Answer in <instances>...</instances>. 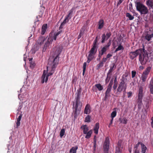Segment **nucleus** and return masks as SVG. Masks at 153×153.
<instances>
[{
	"label": "nucleus",
	"instance_id": "nucleus-1",
	"mask_svg": "<svg viewBox=\"0 0 153 153\" xmlns=\"http://www.w3.org/2000/svg\"><path fill=\"white\" fill-rule=\"evenodd\" d=\"M81 93V92L80 90H78L76 94V96L75 98V105H74V102L73 104V107L75 109L74 111V117L79 114V112L82 106V103L80 101Z\"/></svg>",
	"mask_w": 153,
	"mask_h": 153
},
{
	"label": "nucleus",
	"instance_id": "nucleus-2",
	"mask_svg": "<svg viewBox=\"0 0 153 153\" xmlns=\"http://www.w3.org/2000/svg\"><path fill=\"white\" fill-rule=\"evenodd\" d=\"M139 56V59L140 63L142 65H145L147 62L149 57L146 51L143 47V48L141 49L140 53Z\"/></svg>",
	"mask_w": 153,
	"mask_h": 153
},
{
	"label": "nucleus",
	"instance_id": "nucleus-3",
	"mask_svg": "<svg viewBox=\"0 0 153 153\" xmlns=\"http://www.w3.org/2000/svg\"><path fill=\"white\" fill-rule=\"evenodd\" d=\"M127 79L126 77H123L121 79V81L117 89V92L121 93L123 91L124 94H125L126 90L127 87V84L126 83Z\"/></svg>",
	"mask_w": 153,
	"mask_h": 153
},
{
	"label": "nucleus",
	"instance_id": "nucleus-4",
	"mask_svg": "<svg viewBox=\"0 0 153 153\" xmlns=\"http://www.w3.org/2000/svg\"><path fill=\"white\" fill-rule=\"evenodd\" d=\"M136 8L137 10L140 12L141 14H145L149 12L148 8L140 2L137 3Z\"/></svg>",
	"mask_w": 153,
	"mask_h": 153
},
{
	"label": "nucleus",
	"instance_id": "nucleus-5",
	"mask_svg": "<svg viewBox=\"0 0 153 153\" xmlns=\"http://www.w3.org/2000/svg\"><path fill=\"white\" fill-rule=\"evenodd\" d=\"M62 32V30L59 31L56 33L55 34L54 36L53 37H51L49 38L48 39L47 41L45 42V44L43 50H46L47 47L49 46L50 44L52 42L53 39L55 40L56 39L57 36L60 34Z\"/></svg>",
	"mask_w": 153,
	"mask_h": 153
},
{
	"label": "nucleus",
	"instance_id": "nucleus-6",
	"mask_svg": "<svg viewBox=\"0 0 153 153\" xmlns=\"http://www.w3.org/2000/svg\"><path fill=\"white\" fill-rule=\"evenodd\" d=\"M62 49V47L61 46H57L53 48L52 51V57L55 56H59L60 54Z\"/></svg>",
	"mask_w": 153,
	"mask_h": 153
},
{
	"label": "nucleus",
	"instance_id": "nucleus-7",
	"mask_svg": "<svg viewBox=\"0 0 153 153\" xmlns=\"http://www.w3.org/2000/svg\"><path fill=\"white\" fill-rule=\"evenodd\" d=\"M111 40H109L107 44L104 46L102 49L101 51H100L99 54V56L101 57L104 53L107 51V50L109 48V47L111 45Z\"/></svg>",
	"mask_w": 153,
	"mask_h": 153
},
{
	"label": "nucleus",
	"instance_id": "nucleus-8",
	"mask_svg": "<svg viewBox=\"0 0 153 153\" xmlns=\"http://www.w3.org/2000/svg\"><path fill=\"white\" fill-rule=\"evenodd\" d=\"M73 12V9L72 8L69 11L68 14L67 15L66 17L64 20L61 23L60 26V28H62L63 26L66 23L68 22L69 20L71 18V17L70 16L72 14Z\"/></svg>",
	"mask_w": 153,
	"mask_h": 153
},
{
	"label": "nucleus",
	"instance_id": "nucleus-9",
	"mask_svg": "<svg viewBox=\"0 0 153 153\" xmlns=\"http://www.w3.org/2000/svg\"><path fill=\"white\" fill-rule=\"evenodd\" d=\"M109 139L107 137L105 139L103 144V149L104 153H108L109 148Z\"/></svg>",
	"mask_w": 153,
	"mask_h": 153
},
{
	"label": "nucleus",
	"instance_id": "nucleus-10",
	"mask_svg": "<svg viewBox=\"0 0 153 153\" xmlns=\"http://www.w3.org/2000/svg\"><path fill=\"white\" fill-rule=\"evenodd\" d=\"M98 48L94 46H92L91 50L89 52V54L88 57L89 58L93 59L94 57V55L97 53Z\"/></svg>",
	"mask_w": 153,
	"mask_h": 153
},
{
	"label": "nucleus",
	"instance_id": "nucleus-11",
	"mask_svg": "<svg viewBox=\"0 0 153 153\" xmlns=\"http://www.w3.org/2000/svg\"><path fill=\"white\" fill-rule=\"evenodd\" d=\"M151 68L150 67H148L146 68L142 75L141 77V80L146 81L147 76L151 71Z\"/></svg>",
	"mask_w": 153,
	"mask_h": 153
},
{
	"label": "nucleus",
	"instance_id": "nucleus-12",
	"mask_svg": "<svg viewBox=\"0 0 153 153\" xmlns=\"http://www.w3.org/2000/svg\"><path fill=\"white\" fill-rule=\"evenodd\" d=\"M141 49V48H140L139 49L137 50L134 51L130 52L129 54L130 59L131 60H133L136 58L138 55H139L140 53Z\"/></svg>",
	"mask_w": 153,
	"mask_h": 153
},
{
	"label": "nucleus",
	"instance_id": "nucleus-13",
	"mask_svg": "<svg viewBox=\"0 0 153 153\" xmlns=\"http://www.w3.org/2000/svg\"><path fill=\"white\" fill-rule=\"evenodd\" d=\"M53 59L52 62L51 68L52 71H54L56 67L59 60V56H55L54 57H53Z\"/></svg>",
	"mask_w": 153,
	"mask_h": 153
},
{
	"label": "nucleus",
	"instance_id": "nucleus-14",
	"mask_svg": "<svg viewBox=\"0 0 153 153\" xmlns=\"http://www.w3.org/2000/svg\"><path fill=\"white\" fill-rule=\"evenodd\" d=\"M145 35V38L148 41H150L153 37V33L150 30L146 33Z\"/></svg>",
	"mask_w": 153,
	"mask_h": 153
},
{
	"label": "nucleus",
	"instance_id": "nucleus-15",
	"mask_svg": "<svg viewBox=\"0 0 153 153\" xmlns=\"http://www.w3.org/2000/svg\"><path fill=\"white\" fill-rule=\"evenodd\" d=\"M111 32H107L106 34H103L102 36L101 42L103 43L105 42V40H107L111 36Z\"/></svg>",
	"mask_w": 153,
	"mask_h": 153
},
{
	"label": "nucleus",
	"instance_id": "nucleus-16",
	"mask_svg": "<svg viewBox=\"0 0 153 153\" xmlns=\"http://www.w3.org/2000/svg\"><path fill=\"white\" fill-rule=\"evenodd\" d=\"M91 108L89 104H87L85 108L84 113L87 114H89L91 112Z\"/></svg>",
	"mask_w": 153,
	"mask_h": 153
},
{
	"label": "nucleus",
	"instance_id": "nucleus-17",
	"mask_svg": "<svg viewBox=\"0 0 153 153\" xmlns=\"http://www.w3.org/2000/svg\"><path fill=\"white\" fill-rule=\"evenodd\" d=\"M143 96V88L142 86H140L139 90L138 99H142Z\"/></svg>",
	"mask_w": 153,
	"mask_h": 153
},
{
	"label": "nucleus",
	"instance_id": "nucleus-18",
	"mask_svg": "<svg viewBox=\"0 0 153 153\" xmlns=\"http://www.w3.org/2000/svg\"><path fill=\"white\" fill-rule=\"evenodd\" d=\"M45 39L43 37H40L38 39L37 42V43L39 45H42L43 44Z\"/></svg>",
	"mask_w": 153,
	"mask_h": 153
},
{
	"label": "nucleus",
	"instance_id": "nucleus-19",
	"mask_svg": "<svg viewBox=\"0 0 153 153\" xmlns=\"http://www.w3.org/2000/svg\"><path fill=\"white\" fill-rule=\"evenodd\" d=\"M111 91V90L107 89L105 93V97H104L105 100H106L107 98L110 96V93Z\"/></svg>",
	"mask_w": 153,
	"mask_h": 153
},
{
	"label": "nucleus",
	"instance_id": "nucleus-20",
	"mask_svg": "<svg viewBox=\"0 0 153 153\" xmlns=\"http://www.w3.org/2000/svg\"><path fill=\"white\" fill-rule=\"evenodd\" d=\"M149 87L150 89L151 93L153 94V76L151 80L149 85Z\"/></svg>",
	"mask_w": 153,
	"mask_h": 153
},
{
	"label": "nucleus",
	"instance_id": "nucleus-21",
	"mask_svg": "<svg viewBox=\"0 0 153 153\" xmlns=\"http://www.w3.org/2000/svg\"><path fill=\"white\" fill-rule=\"evenodd\" d=\"M100 39V37L98 36H97L93 42L92 46L97 47L98 48V44L97 43V41Z\"/></svg>",
	"mask_w": 153,
	"mask_h": 153
},
{
	"label": "nucleus",
	"instance_id": "nucleus-22",
	"mask_svg": "<svg viewBox=\"0 0 153 153\" xmlns=\"http://www.w3.org/2000/svg\"><path fill=\"white\" fill-rule=\"evenodd\" d=\"M142 99H137V104H138V108L139 110L141 109L142 108L143 103H142Z\"/></svg>",
	"mask_w": 153,
	"mask_h": 153
},
{
	"label": "nucleus",
	"instance_id": "nucleus-23",
	"mask_svg": "<svg viewBox=\"0 0 153 153\" xmlns=\"http://www.w3.org/2000/svg\"><path fill=\"white\" fill-rule=\"evenodd\" d=\"M99 128V124L98 123H96L94 128V131L95 133L97 134L98 133V129Z\"/></svg>",
	"mask_w": 153,
	"mask_h": 153
},
{
	"label": "nucleus",
	"instance_id": "nucleus-24",
	"mask_svg": "<svg viewBox=\"0 0 153 153\" xmlns=\"http://www.w3.org/2000/svg\"><path fill=\"white\" fill-rule=\"evenodd\" d=\"M47 24H44L43 25L42 28V32L41 34L42 35H43L45 33L46 30L47 29Z\"/></svg>",
	"mask_w": 153,
	"mask_h": 153
},
{
	"label": "nucleus",
	"instance_id": "nucleus-25",
	"mask_svg": "<svg viewBox=\"0 0 153 153\" xmlns=\"http://www.w3.org/2000/svg\"><path fill=\"white\" fill-rule=\"evenodd\" d=\"M81 128H83V133L84 134H86L87 132H88V127L86 125H84L83 126H82L81 127Z\"/></svg>",
	"mask_w": 153,
	"mask_h": 153
},
{
	"label": "nucleus",
	"instance_id": "nucleus-26",
	"mask_svg": "<svg viewBox=\"0 0 153 153\" xmlns=\"http://www.w3.org/2000/svg\"><path fill=\"white\" fill-rule=\"evenodd\" d=\"M78 149V147L76 146L73 147L70 150L69 152L72 153H76V150Z\"/></svg>",
	"mask_w": 153,
	"mask_h": 153
},
{
	"label": "nucleus",
	"instance_id": "nucleus-27",
	"mask_svg": "<svg viewBox=\"0 0 153 153\" xmlns=\"http://www.w3.org/2000/svg\"><path fill=\"white\" fill-rule=\"evenodd\" d=\"M104 21L103 20H100L99 22V26L98 28L99 29H101L102 28L104 25Z\"/></svg>",
	"mask_w": 153,
	"mask_h": 153
},
{
	"label": "nucleus",
	"instance_id": "nucleus-28",
	"mask_svg": "<svg viewBox=\"0 0 153 153\" xmlns=\"http://www.w3.org/2000/svg\"><path fill=\"white\" fill-rule=\"evenodd\" d=\"M95 87L97 88L98 90L99 91H102L103 87L100 84H95Z\"/></svg>",
	"mask_w": 153,
	"mask_h": 153
},
{
	"label": "nucleus",
	"instance_id": "nucleus-29",
	"mask_svg": "<svg viewBox=\"0 0 153 153\" xmlns=\"http://www.w3.org/2000/svg\"><path fill=\"white\" fill-rule=\"evenodd\" d=\"M22 117V115L21 114L19 117L17 118V122L16 123V126L17 127H18L20 125V121L21 120V118Z\"/></svg>",
	"mask_w": 153,
	"mask_h": 153
},
{
	"label": "nucleus",
	"instance_id": "nucleus-30",
	"mask_svg": "<svg viewBox=\"0 0 153 153\" xmlns=\"http://www.w3.org/2000/svg\"><path fill=\"white\" fill-rule=\"evenodd\" d=\"M46 71L45 70L43 71L42 75L41 77V82L42 83H44L45 82V79L46 76Z\"/></svg>",
	"mask_w": 153,
	"mask_h": 153
},
{
	"label": "nucleus",
	"instance_id": "nucleus-31",
	"mask_svg": "<svg viewBox=\"0 0 153 153\" xmlns=\"http://www.w3.org/2000/svg\"><path fill=\"white\" fill-rule=\"evenodd\" d=\"M147 5L150 6L151 7L153 6V0H148L146 2Z\"/></svg>",
	"mask_w": 153,
	"mask_h": 153
},
{
	"label": "nucleus",
	"instance_id": "nucleus-32",
	"mask_svg": "<svg viewBox=\"0 0 153 153\" xmlns=\"http://www.w3.org/2000/svg\"><path fill=\"white\" fill-rule=\"evenodd\" d=\"M142 152L143 153H145L147 149L146 146L143 143L141 144Z\"/></svg>",
	"mask_w": 153,
	"mask_h": 153
},
{
	"label": "nucleus",
	"instance_id": "nucleus-33",
	"mask_svg": "<svg viewBox=\"0 0 153 153\" xmlns=\"http://www.w3.org/2000/svg\"><path fill=\"white\" fill-rule=\"evenodd\" d=\"M123 49L124 48L120 44L118 47L116 49L114 52V53H116L118 51L122 50H123Z\"/></svg>",
	"mask_w": 153,
	"mask_h": 153
},
{
	"label": "nucleus",
	"instance_id": "nucleus-34",
	"mask_svg": "<svg viewBox=\"0 0 153 153\" xmlns=\"http://www.w3.org/2000/svg\"><path fill=\"white\" fill-rule=\"evenodd\" d=\"M141 144H142L141 142H138V143L136 145L134 148V152H135V150H136L137 151H138V152L139 153V151L137 149L138 147L139 146V145L140 144L141 145Z\"/></svg>",
	"mask_w": 153,
	"mask_h": 153
},
{
	"label": "nucleus",
	"instance_id": "nucleus-35",
	"mask_svg": "<svg viewBox=\"0 0 153 153\" xmlns=\"http://www.w3.org/2000/svg\"><path fill=\"white\" fill-rule=\"evenodd\" d=\"M92 133V130L89 131L87 133L86 135L85 136V137L86 138H89L91 135V134Z\"/></svg>",
	"mask_w": 153,
	"mask_h": 153
},
{
	"label": "nucleus",
	"instance_id": "nucleus-36",
	"mask_svg": "<svg viewBox=\"0 0 153 153\" xmlns=\"http://www.w3.org/2000/svg\"><path fill=\"white\" fill-rule=\"evenodd\" d=\"M113 79H112L111 80L108 86L107 87V89H109L111 90L112 88V85L113 84Z\"/></svg>",
	"mask_w": 153,
	"mask_h": 153
},
{
	"label": "nucleus",
	"instance_id": "nucleus-37",
	"mask_svg": "<svg viewBox=\"0 0 153 153\" xmlns=\"http://www.w3.org/2000/svg\"><path fill=\"white\" fill-rule=\"evenodd\" d=\"M126 16L129 18V20H132L134 19L133 16H132L129 13H126Z\"/></svg>",
	"mask_w": 153,
	"mask_h": 153
},
{
	"label": "nucleus",
	"instance_id": "nucleus-38",
	"mask_svg": "<svg viewBox=\"0 0 153 153\" xmlns=\"http://www.w3.org/2000/svg\"><path fill=\"white\" fill-rule=\"evenodd\" d=\"M54 71H52V69H51V72H50V73H49L47 75L46 77L45 80V82H47V81L48 80V76H49L53 74V73Z\"/></svg>",
	"mask_w": 153,
	"mask_h": 153
},
{
	"label": "nucleus",
	"instance_id": "nucleus-39",
	"mask_svg": "<svg viewBox=\"0 0 153 153\" xmlns=\"http://www.w3.org/2000/svg\"><path fill=\"white\" fill-rule=\"evenodd\" d=\"M91 116L88 115L85 118V122H90Z\"/></svg>",
	"mask_w": 153,
	"mask_h": 153
},
{
	"label": "nucleus",
	"instance_id": "nucleus-40",
	"mask_svg": "<svg viewBox=\"0 0 153 153\" xmlns=\"http://www.w3.org/2000/svg\"><path fill=\"white\" fill-rule=\"evenodd\" d=\"M119 120L121 123L126 124L127 123V120L126 118H123V119L120 118Z\"/></svg>",
	"mask_w": 153,
	"mask_h": 153
},
{
	"label": "nucleus",
	"instance_id": "nucleus-41",
	"mask_svg": "<svg viewBox=\"0 0 153 153\" xmlns=\"http://www.w3.org/2000/svg\"><path fill=\"white\" fill-rule=\"evenodd\" d=\"M32 58H30L29 59L30 62V66L31 67L33 68L35 65V63L32 62Z\"/></svg>",
	"mask_w": 153,
	"mask_h": 153
},
{
	"label": "nucleus",
	"instance_id": "nucleus-42",
	"mask_svg": "<svg viewBox=\"0 0 153 153\" xmlns=\"http://www.w3.org/2000/svg\"><path fill=\"white\" fill-rule=\"evenodd\" d=\"M103 62H100L99 64L97 66V69H99L100 68L102 67L103 66Z\"/></svg>",
	"mask_w": 153,
	"mask_h": 153
},
{
	"label": "nucleus",
	"instance_id": "nucleus-43",
	"mask_svg": "<svg viewBox=\"0 0 153 153\" xmlns=\"http://www.w3.org/2000/svg\"><path fill=\"white\" fill-rule=\"evenodd\" d=\"M86 65V62H85L83 64V67H82L83 75H84L85 71Z\"/></svg>",
	"mask_w": 153,
	"mask_h": 153
},
{
	"label": "nucleus",
	"instance_id": "nucleus-44",
	"mask_svg": "<svg viewBox=\"0 0 153 153\" xmlns=\"http://www.w3.org/2000/svg\"><path fill=\"white\" fill-rule=\"evenodd\" d=\"M117 112L116 111H113L111 114V119L115 117L116 115Z\"/></svg>",
	"mask_w": 153,
	"mask_h": 153
},
{
	"label": "nucleus",
	"instance_id": "nucleus-45",
	"mask_svg": "<svg viewBox=\"0 0 153 153\" xmlns=\"http://www.w3.org/2000/svg\"><path fill=\"white\" fill-rule=\"evenodd\" d=\"M110 78H111L110 76H109V75H108V74H107V78L105 80L106 83H108L109 82Z\"/></svg>",
	"mask_w": 153,
	"mask_h": 153
},
{
	"label": "nucleus",
	"instance_id": "nucleus-46",
	"mask_svg": "<svg viewBox=\"0 0 153 153\" xmlns=\"http://www.w3.org/2000/svg\"><path fill=\"white\" fill-rule=\"evenodd\" d=\"M65 132V129H62L60 132V135L61 137H62L64 135Z\"/></svg>",
	"mask_w": 153,
	"mask_h": 153
},
{
	"label": "nucleus",
	"instance_id": "nucleus-47",
	"mask_svg": "<svg viewBox=\"0 0 153 153\" xmlns=\"http://www.w3.org/2000/svg\"><path fill=\"white\" fill-rule=\"evenodd\" d=\"M136 72L134 71H131V76L132 78H134L136 74Z\"/></svg>",
	"mask_w": 153,
	"mask_h": 153
},
{
	"label": "nucleus",
	"instance_id": "nucleus-48",
	"mask_svg": "<svg viewBox=\"0 0 153 153\" xmlns=\"http://www.w3.org/2000/svg\"><path fill=\"white\" fill-rule=\"evenodd\" d=\"M146 82V81L142 80V81L140 83V85L141 86H143L145 85V82Z\"/></svg>",
	"mask_w": 153,
	"mask_h": 153
},
{
	"label": "nucleus",
	"instance_id": "nucleus-49",
	"mask_svg": "<svg viewBox=\"0 0 153 153\" xmlns=\"http://www.w3.org/2000/svg\"><path fill=\"white\" fill-rule=\"evenodd\" d=\"M83 33L82 32V30H80V32L79 34V35L78 36V39H79L80 38V37H81V36L83 35Z\"/></svg>",
	"mask_w": 153,
	"mask_h": 153
},
{
	"label": "nucleus",
	"instance_id": "nucleus-50",
	"mask_svg": "<svg viewBox=\"0 0 153 153\" xmlns=\"http://www.w3.org/2000/svg\"><path fill=\"white\" fill-rule=\"evenodd\" d=\"M115 153H121V151L119 148H116Z\"/></svg>",
	"mask_w": 153,
	"mask_h": 153
},
{
	"label": "nucleus",
	"instance_id": "nucleus-51",
	"mask_svg": "<svg viewBox=\"0 0 153 153\" xmlns=\"http://www.w3.org/2000/svg\"><path fill=\"white\" fill-rule=\"evenodd\" d=\"M117 84L118 83H114L113 87V88L114 90H115L116 89L117 87Z\"/></svg>",
	"mask_w": 153,
	"mask_h": 153
},
{
	"label": "nucleus",
	"instance_id": "nucleus-52",
	"mask_svg": "<svg viewBox=\"0 0 153 153\" xmlns=\"http://www.w3.org/2000/svg\"><path fill=\"white\" fill-rule=\"evenodd\" d=\"M128 97L129 98L131 96L132 92H129L128 93Z\"/></svg>",
	"mask_w": 153,
	"mask_h": 153
},
{
	"label": "nucleus",
	"instance_id": "nucleus-53",
	"mask_svg": "<svg viewBox=\"0 0 153 153\" xmlns=\"http://www.w3.org/2000/svg\"><path fill=\"white\" fill-rule=\"evenodd\" d=\"M112 71H113L112 68H110L109 69V71L107 74H108V75H109V74L110 73L112 72Z\"/></svg>",
	"mask_w": 153,
	"mask_h": 153
},
{
	"label": "nucleus",
	"instance_id": "nucleus-54",
	"mask_svg": "<svg viewBox=\"0 0 153 153\" xmlns=\"http://www.w3.org/2000/svg\"><path fill=\"white\" fill-rule=\"evenodd\" d=\"M112 56V55L110 54H108L106 56L107 58H108Z\"/></svg>",
	"mask_w": 153,
	"mask_h": 153
},
{
	"label": "nucleus",
	"instance_id": "nucleus-55",
	"mask_svg": "<svg viewBox=\"0 0 153 153\" xmlns=\"http://www.w3.org/2000/svg\"><path fill=\"white\" fill-rule=\"evenodd\" d=\"M113 120V118L111 119V120L110 123V124H109V125L108 126V127H109L110 128V127L111 125L112 124Z\"/></svg>",
	"mask_w": 153,
	"mask_h": 153
},
{
	"label": "nucleus",
	"instance_id": "nucleus-56",
	"mask_svg": "<svg viewBox=\"0 0 153 153\" xmlns=\"http://www.w3.org/2000/svg\"><path fill=\"white\" fill-rule=\"evenodd\" d=\"M152 122L151 123V125L152 127L153 128V117L151 118Z\"/></svg>",
	"mask_w": 153,
	"mask_h": 153
},
{
	"label": "nucleus",
	"instance_id": "nucleus-57",
	"mask_svg": "<svg viewBox=\"0 0 153 153\" xmlns=\"http://www.w3.org/2000/svg\"><path fill=\"white\" fill-rule=\"evenodd\" d=\"M93 59H91L90 58H89V57H88V60H87V62H88V63H89L90 62L91 60H92Z\"/></svg>",
	"mask_w": 153,
	"mask_h": 153
},
{
	"label": "nucleus",
	"instance_id": "nucleus-58",
	"mask_svg": "<svg viewBox=\"0 0 153 153\" xmlns=\"http://www.w3.org/2000/svg\"><path fill=\"white\" fill-rule=\"evenodd\" d=\"M107 58H103L102 59V62H105L107 60Z\"/></svg>",
	"mask_w": 153,
	"mask_h": 153
},
{
	"label": "nucleus",
	"instance_id": "nucleus-59",
	"mask_svg": "<svg viewBox=\"0 0 153 153\" xmlns=\"http://www.w3.org/2000/svg\"><path fill=\"white\" fill-rule=\"evenodd\" d=\"M123 1L122 0H119L118 3H117V5L120 4Z\"/></svg>",
	"mask_w": 153,
	"mask_h": 153
},
{
	"label": "nucleus",
	"instance_id": "nucleus-60",
	"mask_svg": "<svg viewBox=\"0 0 153 153\" xmlns=\"http://www.w3.org/2000/svg\"><path fill=\"white\" fill-rule=\"evenodd\" d=\"M114 83H117V76H116L115 79L114 80Z\"/></svg>",
	"mask_w": 153,
	"mask_h": 153
},
{
	"label": "nucleus",
	"instance_id": "nucleus-61",
	"mask_svg": "<svg viewBox=\"0 0 153 153\" xmlns=\"http://www.w3.org/2000/svg\"><path fill=\"white\" fill-rule=\"evenodd\" d=\"M132 4L131 3L129 4V9H130V8L132 7Z\"/></svg>",
	"mask_w": 153,
	"mask_h": 153
},
{
	"label": "nucleus",
	"instance_id": "nucleus-62",
	"mask_svg": "<svg viewBox=\"0 0 153 153\" xmlns=\"http://www.w3.org/2000/svg\"><path fill=\"white\" fill-rule=\"evenodd\" d=\"M139 68H140L141 70H142L144 68V67L143 66H140Z\"/></svg>",
	"mask_w": 153,
	"mask_h": 153
},
{
	"label": "nucleus",
	"instance_id": "nucleus-63",
	"mask_svg": "<svg viewBox=\"0 0 153 153\" xmlns=\"http://www.w3.org/2000/svg\"><path fill=\"white\" fill-rule=\"evenodd\" d=\"M115 64H114V63H113V66H112V67H111V68H112V69H113V68H114V66H115Z\"/></svg>",
	"mask_w": 153,
	"mask_h": 153
},
{
	"label": "nucleus",
	"instance_id": "nucleus-64",
	"mask_svg": "<svg viewBox=\"0 0 153 153\" xmlns=\"http://www.w3.org/2000/svg\"><path fill=\"white\" fill-rule=\"evenodd\" d=\"M134 153H139L138 152V151H137L135 150Z\"/></svg>",
	"mask_w": 153,
	"mask_h": 153
}]
</instances>
